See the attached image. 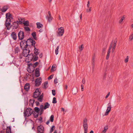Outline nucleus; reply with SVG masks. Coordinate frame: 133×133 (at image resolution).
<instances>
[{"label":"nucleus","instance_id":"obj_26","mask_svg":"<svg viewBox=\"0 0 133 133\" xmlns=\"http://www.w3.org/2000/svg\"><path fill=\"white\" fill-rule=\"evenodd\" d=\"M50 105V104L48 102L45 103L44 104V110L48 108Z\"/></svg>","mask_w":133,"mask_h":133},{"label":"nucleus","instance_id":"obj_45","mask_svg":"<svg viewBox=\"0 0 133 133\" xmlns=\"http://www.w3.org/2000/svg\"><path fill=\"white\" fill-rule=\"evenodd\" d=\"M79 49L80 51H81L83 49L84 47L83 46V45L82 44L79 47Z\"/></svg>","mask_w":133,"mask_h":133},{"label":"nucleus","instance_id":"obj_56","mask_svg":"<svg viewBox=\"0 0 133 133\" xmlns=\"http://www.w3.org/2000/svg\"><path fill=\"white\" fill-rule=\"evenodd\" d=\"M128 56L126 58L125 60V63H127L128 62Z\"/></svg>","mask_w":133,"mask_h":133},{"label":"nucleus","instance_id":"obj_51","mask_svg":"<svg viewBox=\"0 0 133 133\" xmlns=\"http://www.w3.org/2000/svg\"><path fill=\"white\" fill-rule=\"evenodd\" d=\"M124 17L123 16L119 20V23H121L123 21L124 19Z\"/></svg>","mask_w":133,"mask_h":133},{"label":"nucleus","instance_id":"obj_41","mask_svg":"<svg viewBox=\"0 0 133 133\" xmlns=\"http://www.w3.org/2000/svg\"><path fill=\"white\" fill-rule=\"evenodd\" d=\"M37 100L40 102H42L43 101V99L42 97H40V96H39L37 97Z\"/></svg>","mask_w":133,"mask_h":133},{"label":"nucleus","instance_id":"obj_29","mask_svg":"<svg viewBox=\"0 0 133 133\" xmlns=\"http://www.w3.org/2000/svg\"><path fill=\"white\" fill-rule=\"evenodd\" d=\"M111 108L109 107H107V109L106 110L105 114V115H107L111 110Z\"/></svg>","mask_w":133,"mask_h":133},{"label":"nucleus","instance_id":"obj_33","mask_svg":"<svg viewBox=\"0 0 133 133\" xmlns=\"http://www.w3.org/2000/svg\"><path fill=\"white\" fill-rule=\"evenodd\" d=\"M48 84V82L47 81L45 82L44 83V86L42 88L44 89H46L47 88V87L46 86Z\"/></svg>","mask_w":133,"mask_h":133},{"label":"nucleus","instance_id":"obj_16","mask_svg":"<svg viewBox=\"0 0 133 133\" xmlns=\"http://www.w3.org/2000/svg\"><path fill=\"white\" fill-rule=\"evenodd\" d=\"M30 85L29 83H26L24 86V89L26 91H28L29 89Z\"/></svg>","mask_w":133,"mask_h":133},{"label":"nucleus","instance_id":"obj_52","mask_svg":"<svg viewBox=\"0 0 133 133\" xmlns=\"http://www.w3.org/2000/svg\"><path fill=\"white\" fill-rule=\"evenodd\" d=\"M110 53H107V54L106 57V59H108L110 56Z\"/></svg>","mask_w":133,"mask_h":133},{"label":"nucleus","instance_id":"obj_25","mask_svg":"<svg viewBox=\"0 0 133 133\" xmlns=\"http://www.w3.org/2000/svg\"><path fill=\"white\" fill-rule=\"evenodd\" d=\"M36 25L37 26V28L38 29L42 28L43 27V25L40 22H37L36 23Z\"/></svg>","mask_w":133,"mask_h":133},{"label":"nucleus","instance_id":"obj_17","mask_svg":"<svg viewBox=\"0 0 133 133\" xmlns=\"http://www.w3.org/2000/svg\"><path fill=\"white\" fill-rule=\"evenodd\" d=\"M31 35L32 36L33 39L35 40H37V38L36 37V33L35 32H32L31 34Z\"/></svg>","mask_w":133,"mask_h":133},{"label":"nucleus","instance_id":"obj_63","mask_svg":"<svg viewBox=\"0 0 133 133\" xmlns=\"http://www.w3.org/2000/svg\"><path fill=\"white\" fill-rule=\"evenodd\" d=\"M108 107H109L110 108H111V103H109L108 104Z\"/></svg>","mask_w":133,"mask_h":133},{"label":"nucleus","instance_id":"obj_49","mask_svg":"<svg viewBox=\"0 0 133 133\" xmlns=\"http://www.w3.org/2000/svg\"><path fill=\"white\" fill-rule=\"evenodd\" d=\"M52 95L54 96H55L56 95V91L55 90H52Z\"/></svg>","mask_w":133,"mask_h":133},{"label":"nucleus","instance_id":"obj_42","mask_svg":"<svg viewBox=\"0 0 133 133\" xmlns=\"http://www.w3.org/2000/svg\"><path fill=\"white\" fill-rule=\"evenodd\" d=\"M59 48V46H58L55 50V54L56 55H57L58 54V49Z\"/></svg>","mask_w":133,"mask_h":133},{"label":"nucleus","instance_id":"obj_58","mask_svg":"<svg viewBox=\"0 0 133 133\" xmlns=\"http://www.w3.org/2000/svg\"><path fill=\"white\" fill-rule=\"evenodd\" d=\"M53 75H50L48 78V79H51L53 78Z\"/></svg>","mask_w":133,"mask_h":133},{"label":"nucleus","instance_id":"obj_7","mask_svg":"<svg viewBox=\"0 0 133 133\" xmlns=\"http://www.w3.org/2000/svg\"><path fill=\"white\" fill-rule=\"evenodd\" d=\"M18 36L19 40H23L24 37V32L20 30L18 34Z\"/></svg>","mask_w":133,"mask_h":133},{"label":"nucleus","instance_id":"obj_3","mask_svg":"<svg viewBox=\"0 0 133 133\" xmlns=\"http://www.w3.org/2000/svg\"><path fill=\"white\" fill-rule=\"evenodd\" d=\"M87 119L86 118H84L83 119V127L84 131V133H87L88 124L87 123Z\"/></svg>","mask_w":133,"mask_h":133},{"label":"nucleus","instance_id":"obj_43","mask_svg":"<svg viewBox=\"0 0 133 133\" xmlns=\"http://www.w3.org/2000/svg\"><path fill=\"white\" fill-rule=\"evenodd\" d=\"M57 102V101H56V97H54L53 99V100L52 103H53L55 104Z\"/></svg>","mask_w":133,"mask_h":133},{"label":"nucleus","instance_id":"obj_27","mask_svg":"<svg viewBox=\"0 0 133 133\" xmlns=\"http://www.w3.org/2000/svg\"><path fill=\"white\" fill-rule=\"evenodd\" d=\"M23 24L24 26H28L29 25V22L28 21H24Z\"/></svg>","mask_w":133,"mask_h":133},{"label":"nucleus","instance_id":"obj_20","mask_svg":"<svg viewBox=\"0 0 133 133\" xmlns=\"http://www.w3.org/2000/svg\"><path fill=\"white\" fill-rule=\"evenodd\" d=\"M13 29H16L19 26V25L17 23V22H14L13 23Z\"/></svg>","mask_w":133,"mask_h":133},{"label":"nucleus","instance_id":"obj_57","mask_svg":"<svg viewBox=\"0 0 133 133\" xmlns=\"http://www.w3.org/2000/svg\"><path fill=\"white\" fill-rule=\"evenodd\" d=\"M121 99V97H120L118 96V98L117 99V102H119Z\"/></svg>","mask_w":133,"mask_h":133},{"label":"nucleus","instance_id":"obj_38","mask_svg":"<svg viewBox=\"0 0 133 133\" xmlns=\"http://www.w3.org/2000/svg\"><path fill=\"white\" fill-rule=\"evenodd\" d=\"M56 70V67L55 66H54V65H53L51 68L50 71L51 72H53Z\"/></svg>","mask_w":133,"mask_h":133},{"label":"nucleus","instance_id":"obj_35","mask_svg":"<svg viewBox=\"0 0 133 133\" xmlns=\"http://www.w3.org/2000/svg\"><path fill=\"white\" fill-rule=\"evenodd\" d=\"M24 28L25 31H30V29L28 26L24 27Z\"/></svg>","mask_w":133,"mask_h":133},{"label":"nucleus","instance_id":"obj_1","mask_svg":"<svg viewBox=\"0 0 133 133\" xmlns=\"http://www.w3.org/2000/svg\"><path fill=\"white\" fill-rule=\"evenodd\" d=\"M39 62H36L32 64L31 63L27 64L28 66L26 69L28 72L30 73H33L35 70V68L38 65Z\"/></svg>","mask_w":133,"mask_h":133},{"label":"nucleus","instance_id":"obj_15","mask_svg":"<svg viewBox=\"0 0 133 133\" xmlns=\"http://www.w3.org/2000/svg\"><path fill=\"white\" fill-rule=\"evenodd\" d=\"M35 73L34 74H32L31 75H40L39 69V68H36L35 69Z\"/></svg>","mask_w":133,"mask_h":133},{"label":"nucleus","instance_id":"obj_50","mask_svg":"<svg viewBox=\"0 0 133 133\" xmlns=\"http://www.w3.org/2000/svg\"><path fill=\"white\" fill-rule=\"evenodd\" d=\"M29 75H25V76H24V79L26 81H27L28 80V77Z\"/></svg>","mask_w":133,"mask_h":133},{"label":"nucleus","instance_id":"obj_32","mask_svg":"<svg viewBox=\"0 0 133 133\" xmlns=\"http://www.w3.org/2000/svg\"><path fill=\"white\" fill-rule=\"evenodd\" d=\"M29 101L30 102V104H31V105H32V107H33L34 105V103L35 102V100H34V99H30L29 100Z\"/></svg>","mask_w":133,"mask_h":133},{"label":"nucleus","instance_id":"obj_4","mask_svg":"<svg viewBox=\"0 0 133 133\" xmlns=\"http://www.w3.org/2000/svg\"><path fill=\"white\" fill-rule=\"evenodd\" d=\"M41 91L39 89H37L34 92L33 97L35 98H37L41 95Z\"/></svg>","mask_w":133,"mask_h":133},{"label":"nucleus","instance_id":"obj_34","mask_svg":"<svg viewBox=\"0 0 133 133\" xmlns=\"http://www.w3.org/2000/svg\"><path fill=\"white\" fill-rule=\"evenodd\" d=\"M46 18L48 19V21L50 22L51 21L52 18L51 16H49L48 15H47L46 16Z\"/></svg>","mask_w":133,"mask_h":133},{"label":"nucleus","instance_id":"obj_28","mask_svg":"<svg viewBox=\"0 0 133 133\" xmlns=\"http://www.w3.org/2000/svg\"><path fill=\"white\" fill-rule=\"evenodd\" d=\"M11 127L10 126L8 127L6 130V133H11Z\"/></svg>","mask_w":133,"mask_h":133},{"label":"nucleus","instance_id":"obj_6","mask_svg":"<svg viewBox=\"0 0 133 133\" xmlns=\"http://www.w3.org/2000/svg\"><path fill=\"white\" fill-rule=\"evenodd\" d=\"M20 42V46L21 49H23L25 48H27L28 47V46L26 47V40L23 39Z\"/></svg>","mask_w":133,"mask_h":133},{"label":"nucleus","instance_id":"obj_53","mask_svg":"<svg viewBox=\"0 0 133 133\" xmlns=\"http://www.w3.org/2000/svg\"><path fill=\"white\" fill-rule=\"evenodd\" d=\"M54 83L55 84H56L58 83V82L57 81V79L56 77L54 81Z\"/></svg>","mask_w":133,"mask_h":133},{"label":"nucleus","instance_id":"obj_61","mask_svg":"<svg viewBox=\"0 0 133 133\" xmlns=\"http://www.w3.org/2000/svg\"><path fill=\"white\" fill-rule=\"evenodd\" d=\"M110 94V92H108L107 94V95H106V97H105V98H107L109 96V95Z\"/></svg>","mask_w":133,"mask_h":133},{"label":"nucleus","instance_id":"obj_23","mask_svg":"<svg viewBox=\"0 0 133 133\" xmlns=\"http://www.w3.org/2000/svg\"><path fill=\"white\" fill-rule=\"evenodd\" d=\"M37 56V55H34V57H33L32 59V62H34L38 60V57Z\"/></svg>","mask_w":133,"mask_h":133},{"label":"nucleus","instance_id":"obj_10","mask_svg":"<svg viewBox=\"0 0 133 133\" xmlns=\"http://www.w3.org/2000/svg\"><path fill=\"white\" fill-rule=\"evenodd\" d=\"M42 81V79L41 77H39L37 78L35 81V86H39L41 84Z\"/></svg>","mask_w":133,"mask_h":133},{"label":"nucleus","instance_id":"obj_19","mask_svg":"<svg viewBox=\"0 0 133 133\" xmlns=\"http://www.w3.org/2000/svg\"><path fill=\"white\" fill-rule=\"evenodd\" d=\"M72 93L73 94H76L78 92V89L77 87L74 88L72 90Z\"/></svg>","mask_w":133,"mask_h":133},{"label":"nucleus","instance_id":"obj_9","mask_svg":"<svg viewBox=\"0 0 133 133\" xmlns=\"http://www.w3.org/2000/svg\"><path fill=\"white\" fill-rule=\"evenodd\" d=\"M64 32V28L62 27H61L58 29L57 36H62Z\"/></svg>","mask_w":133,"mask_h":133},{"label":"nucleus","instance_id":"obj_37","mask_svg":"<svg viewBox=\"0 0 133 133\" xmlns=\"http://www.w3.org/2000/svg\"><path fill=\"white\" fill-rule=\"evenodd\" d=\"M51 122H53L54 120V116L53 115H51L50 116V119L49 120Z\"/></svg>","mask_w":133,"mask_h":133},{"label":"nucleus","instance_id":"obj_18","mask_svg":"<svg viewBox=\"0 0 133 133\" xmlns=\"http://www.w3.org/2000/svg\"><path fill=\"white\" fill-rule=\"evenodd\" d=\"M31 39V38H30L26 40V46H28V47L29 45H30L31 44V40L29 39Z\"/></svg>","mask_w":133,"mask_h":133},{"label":"nucleus","instance_id":"obj_8","mask_svg":"<svg viewBox=\"0 0 133 133\" xmlns=\"http://www.w3.org/2000/svg\"><path fill=\"white\" fill-rule=\"evenodd\" d=\"M21 49L22 50V53L23 56L25 57H26L28 54L30 53V50L29 49V48H25Z\"/></svg>","mask_w":133,"mask_h":133},{"label":"nucleus","instance_id":"obj_59","mask_svg":"<svg viewBox=\"0 0 133 133\" xmlns=\"http://www.w3.org/2000/svg\"><path fill=\"white\" fill-rule=\"evenodd\" d=\"M113 41H112L111 42L109 48H112V45H113Z\"/></svg>","mask_w":133,"mask_h":133},{"label":"nucleus","instance_id":"obj_44","mask_svg":"<svg viewBox=\"0 0 133 133\" xmlns=\"http://www.w3.org/2000/svg\"><path fill=\"white\" fill-rule=\"evenodd\" d=\"M55 128V127L54 125L52 126L50 131V132L51 133L54 130V129Z\"/></svg>","mask_w":133,"mask_h":133},{"label":"nucleus","instance_id":"obj_5","mask_svg":"<svg viewBox=\"0 0 133 133\" xmlns=\"http://www.w3.org/2000/svg\"><path fill=\"white\" fill-rule=\"evenodd\" d=\"M6 20L5 23L8 22L9 21L11 22V19H13V18L12 17V15L10 12H8L6 14Z\"/></svg>","mask_w":133,"mask_h":133},{"label":"nucleus","instance_id":"obj_31","mask_svg":"<svg viewBox=\"0 0 133 133\" xmlns=\"http://www.w3.org/2000/svg\"><path fill=\"white\" fill-rule=\"evenodd\" d=\"M15 54H17L18 52L20 51V49L18 47L16 48L14 50Z\"/></svg>","mask_w":133,"mask_h":133},{"label":"nucleus","instance_id":"obj_55","mask_svg":"<svg viewBox=\"0 0 133 133\" xmlns=\"http://www.w3.org/2000/svg\"><path fill=\"white\" fill-rule=\"evenodd\" d=\"M43 111H44V110H40L39 113V115H41L42 114V113L43 112Z\"/></svg>","mask_w":133,"mask_h":133},{"label":"nucleus","instance_id":"obj_2","mask_svg":"<svg viewBox=\"0 0 133 133\" xmlns=\"http://www.w3.org/2000/svg\"><path fill=\"white\" fill-rule=\"evenodd\" d=\"M34 112L32 109L30 108H27L24 110V115L26 118V117H28L30 116Z\"/></svg>","mask_w":133,"mask_h":133},{"label":"nucleus","instance_id":"obj_11","mask_svg":"<svg viewBox=\"0 0 133 133\" xmlns=\"http://www.w3.org/2000/svg\"><path fill=\"white\" fill-rule=\"evenodd\" d=\"M38 133H44V128L43 125H40L37 128Z\"/></svg>","mask_w":133,"mask_h":133},{"label":"nucleus","instance_id":"obj_22","mask_svg":"<svg viewBox=\"0 0 133 133\" xmlns=\"http://www.w3.org/2000/svg\"><path fill=\"white\" fill-rule=\"evenodd\" d=\"M31 40V44L32 45H33V46L34 47L35 46V45L36 43V42L34 40V39H33L31 38V39H30Z\"/></svg>","mask_w":133,"mask_h":133},{"label":"nucleus","instance_id":"obj_12","mask_svg":"<svg viewBox=\"0 0 133 133\" xmlns=\"http://www.w3.org/2000/svg\"><path fill=\"white\" fill-rule=\"evenodd\" d=\"M34 54L31 53L30 54H28L27 55H26V57H27L26 59H28V60H30L32 61V59L34 57Z\"/></svg>","mask_w":133,"mask_h":133},{"label":"nucleus","instance_id":"obj_64","mask_svg":"<svg viewBox=\"0 0 133 133\" xmlns=\"http://www.w3.org/2000/svg\"><path fill=\"white\" fill-rule=\"evenodd\" d=\"M82 83L83 84H84L85 82V78H83L82 80Z\"/></svg>","mask_w":133,"mask_h":133},{"label":"nucleus","instance_id":"obj_40","mask_svg":"<svg viewBox=\"0 0 133 133\" xmlns=\"http://www.w3.org/2000/svg\"><path fill=\"white\" fill-rule=\"evenodd\" d=\"M107 47V45H106L105 46L103 49L102 51V54L103 55V54H104L105 53L106 49Z\"/></svg>","mask_w":133,"mask_h":133},{"label":"nucleus","instance_id":"obj_47","mask_svg":"<svg viewBox=\"0 0 133 133\" xmlns=\"http://www.w3.org/2000/svg\"><path fill=\"white\" fill-rule=\"evenodd\" d=\"M108 126H105L104 127V130H103L102 132H104V133H105L106 131L108 129Z\"/></svg>","mask_w":133,"mask_h":133},{"label":"nucleus","instance_id":"obj_48","mask_svg":"<svg viewBox=\"0 0 133 133\" xmlns=\"http://www.w3.org/2000/svg\"><path fill=\"white\" fill-rule=\"evenodd\" d=\"M42 119V118L41 117L39 118L38 119H38V120L40 121L39 122L40 123H42L43 122Z\"/></svg>","mask_w":133,"mask_h":133},{"label":"nucleus","instance_id":"obj_46","mask_svg":"<svg viewBox=\"0 0 133 133\" xmlns=\"http://www.w3.org/2000/svg\"><path fill=\"white\" fill-rule=\"evenodd\" d=\"M40 110H44V107L43 105H41L40 106Z\"/></svg>","mask_w":133,"mask_h":133},{"label":"nucleus","instance_id":"obj_14","mask_svg":"<svg viewBox=\"0 0 133 133\" xmlns=\"http://www.w3.org/2000/svg\"><path fill=\"white\" fill-rule=\"evenodd\" d=\"M11 36L12 38L15 41L17 39V35L16 34L15 32H12L11 34Z\"/></svg>","mask_w":133,"mask_h":133},{"label":"nucleus","instance_id":"obj_21","mask_svg":"<svg viewBox=\"0 0 133 133\" xmlns=\"http://www.w3.org/2000/svg\"><path fill=\"white\" fill-rule=\"evenodd\" d=\"M34 53L35 54L34 55H38L39 53V52H38L39 49H37L35 47H34Z\"/></svg>","mask_w":133,"mask_h":133},{"label":"nucleus","instance_id":"obj_39","mask_svg":"<svg viewBox=\"0 0 133 133\" xmlns=\"http://www.w3.org/2000/svg\"><path fill=\"white\" fill-rule=\"evenodd\" d=\"M95 54H94V55H93L92 60V64L93 65V66H94V61H95Z\"/></svg>","mask_w":133,"mask_h":133},{"label":"nucleus","instance_id":"obj_60","mask_svg":"<svg viewBox=\"0 0 133 133\" xmlns=\"http://www.w3.org/2000/svg\"><path fill=\"white\" fill-rule=\"evenodd\" d=\"M35 103L36 105L37 106H38L39 105V103L37 101H36L35 102Z\"/></svg>","mask_w":133,"mask_h":133},{"label":"nucleus","instance_id":"obj_62","mask_svg":"<svg viewBox=\"0 0 133 133\" xmlns=\"http://www.w3.org/2000/svg\"><path fill=\"white\" fill-rule=\"evenodd\" d=\"M91 9L90 8L89 9H87L86 10L87 12H89L91 11Z\"/></svg>","mask_w":133,"mask_h":133},{"label":"nucleus","instance_id":"obj_30","mask_svg":"<svg viewBox=\"0 0 133 133\" xmlns=\"http://www.w3.org/2000/svg\"><path fill=\"white\" fill-rule=\"evenodd\" d=\"M34 110L35 111V112H36L37 113L39 114V112L40 111V109L38 107H35L34 109Z\"/></svg>","mask_w":133,"mask_h":133},{"label":"nucleus","instance_id":"obj_36","mask_svg":"<svg viewBox=\"0 0 133 133\" xmlns=\"http://www.w3.org/2000/svg\"><path fill=\"white\" fill-rule=\"evenodd\" d=\"M32 114H33V115L34 116L35 118H37L39 114L38 113L36 114L35 112L34 111Z\"/></svg>","mask_w":133,"mask_h":133},{"label":"nucleus","instance_id":"obj_13","mask_svg":"<svg viewBox=\"0 0 133 133\" xmlns=\"http://www.w3.org/2000/svg\"><path fill=\"white\" fill-rule=\"evenodd\" d=\"M11 25V22L9 21L8 22L5 23V25L6 27V28L7 30H9L10 28L12 27H13V24Z\"/></svg>","mask_w":133,"mask_h":133},{"label":"nucleus","instance_id":"obj_54","mask_svg":"<svg viewBox=\"0 0 133 133\" xmlns=\"http://www.w3.org/2000/svg\"><path fill=\"white\" fill-rule=\"evenodd\" d=\"M18 19L19 21H23V20H24V18H22L21 17H18Z\"/></svg>","mask_w":133,"mask_h":133},{"label":"nucleus","instance_id":"obj_24","mask_svg":"<svg viewBox=\"0 0 133 133\" xmlns=\"http://www.w3.org/2000/svg\"><path fill=\"white\" fill-rule=\"evenodd\" d=\"M8 9V8L7 6H4L1 9V11L2 12H6Z\"/></svg>","mask_w":133,"mask_h":133}]
</instances>
